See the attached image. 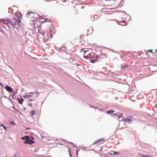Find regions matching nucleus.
<instances>
[{
  "label": "nucleus",
  "mask_w": 157,
  "mask_h": 157,
  "mask_svg": "<svg viewBox=\"0 0 157 157\" xmlns=\"http://www.w3.org/2000/svg\"><path fill=\"white\" fill-rule=\"evenodd\" d=\"M132 117L131 116H130L129 117V118L123 119L122 121L126 123H128L129 124H130L131 121H132Z\"/></svg>",
  "instance_id": "f03ea898"
},
{
  "label": "nucleus",
  "mask_w": 157,
  "mask_h": 157,
  "mask_svg": "<svg viewBox=\"0 0 157 157\" xmlns=\"http://www.w3.org/2000/svg\"><path fill=\"white\" fill-rule=\"evenodd\" d=\"M12 25V24L10 20H9V21L8 22V24L7 25L8 27L10 28H12V27H13V25Z\"/></svg>",
  "instance_id": "1a4fd4ad"
},
{
  "label": "nucleus",
  "mask_w": 157,
  "mask_h": 157,
  "mask_svg": "<svg viewBox=\"0 0 157 157\" xmlns=\"http://www.w3.org/2000/svg\"><path fill=\"white\" fill-rule=\"evenodd\" d=\"M43 20H44V21H42V22H49L50 20L48 19H43Z\"/></svg>",
  "instance_id": "a211bd4d"
},
{
  "label": "nucleus",
  "mask_w": 157,
  "mask_h": 157,
  "mask_svg": "<svg viewBox=\"0 0 157 157\" xmlns=\"http://www.w3.org/2000/svg\"><path fill=\"white\" fill-rule=\"evenodd\" d=\"M29 101H33V100H31V99H30L29 100Z\"/></svg>",
  "instance_id": "473e14b6"
},
{
  "label": "nucleus",
  "mask_w": 157,
  "mask_h": 157,
  "mask_svg": "<svg viewBox=\"0 0 157 157\" xmlns=\"http://www.w3.org/2000/svg\"><path fill=\"white\" fill-rule=\"evenodd\" d=\"M24 144H28V140H26V141L25 142H24Z\"/></svg>",
  "instance_id": "5701e85b"
},
{
  "label": "nucleus",
  "mask_w": 157,
  "mask_h": 157,
  "mask_svg": "<svg viewBox=\"0 0 157 157\" xmlns=\"http://www.w3.org/2000/svg\"><path fill=\"white\" fill-rule=\"evenodd\" d=\"M43 19H42V18H41V21H42H42H44V20H43Z\"/></svg>",
  "instance_id": "2f4dec72"
},
{
  "label": "nucleus",
  "mask_w": 157,
  "mask_h": 157,
  "mask_svg": "<svg viewBox=\"0 0 157 157\" xmlns=\"http://www.w3.org/2000/svg\"><path fill=\"white\" fill-rule=\"evenodd\" d=\"M153 157L152 156H150V157Z\"/></svg>",
  "instance_id": "79ce46f5"
},
{
  "label": "nucleus",
  "mask_w": 157,
  "mask_h": 157,
  "mask_svg": "<svg viewBox=\"0 0 157 157\" xmlns=\"http://www.w3.org/2000/svg\"><path fill=\"white\" fill-rule=\"evenodd\" d=\"M2 19H0V22L2 23Z\"/></svg>",
  "instance_id": "72a5a7b5"
},
{
  "label": "nucleus",
  "mask_w": 157,
  "mask_h": 157,
  "mask_svg": "<svg viewBox=\"0 0 157 157\" xmlns=\"http://www.w3.org/2000/svg\"><path fill=\"white\" fill-rule=\"evenodd\" d=\"M34 93L36 94V95H38L40 93L39 92H38L37 91H35Z\"/></svg>",
  "instance_id": "6ab92c4d"
},
{
  "label": "nucleus",
  "mask_w": 157,
  "mask_h": 157,
  "mask_svg": "<svg viewBox=\"0 0 157 157\" xmlns=\"http://www.w3.org/2000/svg\"><path fill=\"white\" fill-rule=\"evenodd\" d=\"M98 58V56H96L95 57L93 58L92 59H91L90 60V62L92 63H94L95 62L97 61Z\"/></svg>",
  "instance_id": "39448f33"
},
{
  "label": "nucleus",
  "mask_w": 157,
  "mask_h": 157,
  "mask_svg": "<svg viewBox=\"0 0 157 157\" xmlns=\"http://www.w3.org/2000/svg\"><path fill=\"white\" fill-rule=\"evenodd\" d=\"M0 85L2 86L3 87V84L0 83Z\"/></svg>",
  "instance_id": "bb28decb"
},
{
  "label": "nucleus",
  "mask_w": 157,
  "mask_h": 157,
  "mask_svg": "<svg viewBox=\"0 0 157 157\" xmlns=\"http://www.w3.org/2000/svg\"><path fill=\"white\" fill-rule=\"evenodd\" d=\"M29 93L30 94H34V93H32V92H30V93Z\"/></svg>",
  "instance_id": "f704fd0d"
},
{
  "label": "nucleus",
  "mask_w": 157,
  "mask_h": 157,
  "mask_svg": "<svg viewBox=\"0 0 157 157\" xmlns=\"http://www.w3.org/2000/svg\"><path fill=\"white\" fill-rule=\"evenodd\" d=\"M35 110H33L30 112V113L31 116H33L34 115H35Z\"/></svg>",
  "instance_id": "ddd939ff"
},
{
  "label": "nucleus",
  "mask_w": 157,
  "mask_h": 157,
  "mask_svg": "<svg viewBox=\"0 0 157 157\" xmlns=\"http://www.w3.org/2000/svg\"><path fill=\"white\" fill-rule=\"evenodd\" d=\"M19 103L21 104H22L23 101V99L22 98H21V99H18Z\"/></svg>",
  "instance_id": "2eb2a0df"
},
{
  "label": "nucleus",
  "mask_w": 157,
  "mask_h": 157,
  "mask_svg": "<svg viewBox=\"0 0 157 157\" xmlns=\"http://www.w3.org/2000/svg\"><path fill=\"white\" fill-rule=\"evenodd\" d=\"M29 138V136H25L21 138V139L23 140H28Z\"/></svg>",
  "instance_id": "f8f14e48"
},
{
  "label": "nucleus",
  "mask_w": 157,
  "mask_h": 157,
  "mask_svg": "<svg viewBox=\"0 0 157 157\" xmlns=\"http://www.w3.org/2000/svg\"><path fill=\"white\" fill-rule=\"evenodd\" d=\"M11 21V22L12 25H13V27L14 26V25H16V24L17 23V21L16 19L14 18H13L12 19L10 20Z\"/></svg>",
  "instance_id": "20e7f679"
},
{
  "label": "nucleus",
  "mask_w": 157,
  "mask_h": 157,
  "mask_svg": "<svg viewBox=\"0 0 157 157\" xmlns=\"http://www.w3.org/2000/svg\"><path fill=\"white\" fill-rule=\"evenodd\" d=\"M87 51L86 50H85L84 52V57L86 59H89L91 58H92L93 56L94 55V53L93 52H91L88 55H86V52Z\"/></svg>",
  "instance_id": "f257e3e1"
},
{
  "label": "nucleus",
  "mask_w": 157,
  "mask_h": 157,
  "mask_svg": "<svg viewBox=\"0 0 157 157\" xmlns=\"http://www.w3.org/2000/svg\"><path fill=\"white\" fill-rule=\"evenodd\" d=\"M1 126L2 127L5 129H6V128L3 124H1Z\"/></svg>",
  "instance_id": "aec40b11"
},
{
  "label": "nucleus",
  "mask_w": 157,
  "mask_h": 157,
  "mask_svg": "<svg viewBox=\"0 0 157 157\" xmlns=\"http://www.w3.org/2000/svg\"><path fill=\"white\" fill-rule=\"evenodd\" d=\"M30 139H31H31H32V140H34V138L33 137H32V136H31V138Z\"/></svg>",
  "instance_id": "393cba45"
},
{
  "label": "nucleus",
  "mask_w": 157,
  "mask_h": 157,
  "mask_svg": "<svg viewBox=\"0 0 157 157\" xmlns=\"http://www.w3.org/2000/svg\"><path fill=\"white\" fill-rule=\"evenodd\" d=\"M49 33H50V35H51V30H50L49 31Z\"/></svg>",
  "instance_id": "c756f323"
},
{
  "label": "nucleus",
  "mask_w": 157,
  "mask_h": 157,
  "mask_svg": "<svg viewBox=\"0 0 157 157\" xmlns=\"http://www.w3.org/2000/svg\"><path fill=\"white\" fill-rule=\"evenodd\" d=\"M121 67L122 68H123V69H124V68H125L126 67H127V66L126 65H124V64H122L121 65Z\"/></svg>",
  "instance_id": "dca6fc26"
},
{
  "label": "nucleus",
  "mask_w": 157,
  "mask_h": 157,
  "mask_svg": "<svg viewBox=\"0 0 157 157\" xmlns=\"http://www.w3.org/2000/svg\"><path fill=\"white\" fill-rule=\"evenodd\" d=\"M143 156L144 157H148V156H147V155H143Z\"/></svg>",
  "instance_id": "cd10ccee"
},
{
  "label": "nucleus",
  "mask_w": 157,
  "mask_h": 157,
  "mask_svg": "<svg viewBox=\"0 0 157 157\" xmlns=\"http://www.w3.org/2000/svg\"><path fill=\"white\" fill-rule=\"evenodd\" d=\"M30 14H32V15H33V13H30Z\"/></svg>",
  "instance_id": "58836bf2"
},
{
  "label": "nucleus",
  "mask_w": 157,
  "mask_h": 157,
  "mask_svg": "<svg viewBox=\"0 0 157 157\" xmlns=\"http://www.w3.org/2000/svg\"><path fill=\"white\" fill-rule=\"evenodd\" d=\"M148 52H150L152 53L153 50L152 49H150V50H148Z\"/></svg>",
  "instance_id": "412c9836"
},
{
  "label": "nucleus",
  "mask_w": 157,
  "mask_h": 157,
  "mask_svg": "<svg viewBox=\"0 0 157 157\" xmlns=\"http://www.w3.org/2000/svg\"><path fill=\"white\" fill-rule=\"evenodd\" d=\"M118 153H119L118 152L114 153V154H118Z\"/></svg>",
  "instance_id": "7c9ffc66"
},
{
  "label": "nucleus",
  "mask_w": 157,
  "mask_h": 157,
  "mask_svg": "<svg viewBox=\"0 0 157 157\" xmlns=\"http://www.w3.org/2000/svg\"><path fill=\"white\" fill-rule=\"evenodd\" d=\"M114 115H115L116 116H118V118H121L122 116V113H120V114L119 113H115L113 114Z\"/></svg>",
  "instance_id": "9b49d317"
},
{
  "label": "nucleus",
  "mask_w": 157,
  "mask_h": 157,
  "mask_svg": "<svg viewBox=\"0 0 157 157\" xmlns=\"http://www.w3.org/2000/svg\"><path fill=\"white\" fill-rule=\"evenodd\" d=\"M78 154V151H77V154Z\"/></svg>",
  "instance_id": "ea45409f"
},
{
  "label": "nucleus",
  "mask_w": 157,
  "mask_h": 157,
  "mask_svg": "<svg viewBox=\"0 0 157 157\" xmlns=\"http://www.w3.org/2000/svg\"><path fill=\"white\" fill-rule=\"evenodd\" d=\"M13 94H14V91L13 92Z\"/></svg>",
  "instance_id": "a19ab883"
},
{
  "label": "nucleus",
  "mask_w": 157,
  "mask_h": 157,
  "mask_svg": "<svg viewBox=\"0 0 157 157\" xmlns=\"http://www.w3.org/2000/svg\"><path fill=\"white\" fill-rule=\"evenodd\" d=\"M18 22H19V23H21V20H20V19L19 20H18Z\"/></svg>",
  "instance_id": "c85d7f7f"
},
{
  "label": "nucleus",
  "mask_w": 157,
  "mask_h": 157,
  "mask_svg": "<svg viewBox=\"0 0 157 157\" xmlns=\"http://www.w3.org/2000/svg\"><path fill=\"white\" fill-rule=\"evenodd\" d=\"M81 8V9H83L84 8V7L83 6H82Z\"/></svg>",
  "instance_id": "c9c22d12"
},
{
  "label": "nucleus",
  "mask_w": 157,
  "mask_h": 157,
  "mask_svg": "<svg viewBox=\"0 0 157 157\" xmlns=\"http://www.w3.org/2000/svg\"><path fill=\"white\" fill-rule=\"evenodd\" d=\"M32 97V95H30L25 94L23 96V97L25 98H30Z\"/></svg>",
  "instance_id": "4468645a"
},
{
  "label": "nucleus",
  "mask_w": 157,
  "mask_h": 157,
  "mask_svg": "<svg viewBox=\"0 0 157 157\" xmlns=\"http://www.w3.org/2000/svg\"><path fill=\"white\" fill-rule=\"evenodd\" d=\"M120 24L121 25L124 26L126 25L125 20H122V21H120Z\"/></svg>",
  "instance_id": "0eeeda50"
},
{
  "label": "nucleus",
  "mask_w": 157,
  "mask_h": 157,
  "mask_svg": "<svg viewBox=\"0 0 157 157\" xmlns=\"http://www.w3.org/2000/svg\"><path fill=\"white\" fill-rule=\"evenodd\" d=\"M27 140H28V144L32 145L33 144L35 143V142L34 141L31 140V139H29V138Z\"/></svg>",
  "instance_id": "6e6552de"
},
{
  "label": "nucleus",
  "mask_w": 157,
  "mask_h": 157,
  "mask_svg": "<svg viewBox=\"0 0 157 157\" xmlns=\"http://www.w3.org/2000/svg\"><path fill=\"white\" fill-rule=\"evenodd\" d=\"M114 112V110H110L107 111V113H113Z\"/></svg>",
  "instance_id": "f3484780"
},
{
  "label": "nucleus",
  "mask_w": 157,
  "mask_h": 157,
  "mask_svg": "<svg viewBox=\"0 0 157 157\" xmlns=\"http://www.w3.org/2000/svg\"><path fill=\"white\" fill-rule=\"evenodd\" d=\"M104 140H105L104 138H101L98 139L95 141V142L93 144V145H95L98 143L103 142Z\"/></svg>",
  "instance_id": "7ed1b4c3"
},
{
  "label": "nucleus",
  "mask_w": 157,
  "mask_h": 157,
  "mask_svg": "<svg viewBox=\"0 0 157 157\" xmlns=\"http://www.w3.org/2000/svg\"><path fill=\"white\" fill-rule=\"evenodd\" d=\"M5 88H6V90L9 92H12V90H13L12 89L10 86H5Z\"/></svg>",
  "instance_id": "423d86ee"
},
{
  "label": "nucleus",
  "mask_w": 157,
  "mask_h": 157,
  "mask_svg": "<svg viewBox=\"0 0 157 157\" xmlns=\"http://www.w3.org/2000/svg\"><path fill=\"white\" fill-rule=\"evenodd\" d=\"M44 35H45V33H43V35L44 36V37H45V36H44Z\"/></svg>",
  "instance_id": "e433bc0d"
},
{
  "label": "nucleus",
  "mask_w": 157,
  "mask_h": 157,
  "mask_svg": "<svg viewBox=\"0 0 157 157\" xmlns=\"http://www.w3.org/2000/svg\"><path fill=\"white\" fill-rule=\"evenodd\" d=\"M10 124H13V125H15V122H13L12 121H11L10 122Z\"/></svg>",
  "instance_id": "4be33fe9"
},
{
  "label": "nucleus",
  "mask_w": 157,
  "mask_h": 157,
  "mask_svg": "<svg viewBox=\"0 0 157 157\" xmlns=\"http://www.w3.org/2000/svg\"><path fill=\"white\" fill-rule=\"evenodd\" d=\"M28 105L30 107H32V104L31 103H29Z\"/></svg>",
  "instance_id": "b1692460"
},
{
  "label": "nucleus",
  "mask_w": 157,
  "mask_h": 157,
  "mask_svg": "<svg viewBox=\"0 0 157 157\" xmlns=\"http://www.w3.org/2000/svg\"><path fill=\"white\" fill-rule=\"evenodd\" d=\"M69 154H70V156H71V157H72L71 154V152H70V151H69Z\"/></svg>",
  "instance_id": "a878e982"
},
{
  "label": "nucleus",
  "mask_w": 157,
  "mask_h": 157,
  "mask_svg": "<svg viewBox=\"0 0 157 157\" xmlns=\"http://www.w3.org/2000/svg\"><path fill=\"white\" fill-rule=\"evenodd\" d=\"M9 20H3L2 21V23H3L6 25H7Z\"/></svg>",
  "instance_id": "9d476101"
},
{
  "label": "nucleus",
  "mask_w": 157,
  "mask_h": 157,
  "mask_svg": "<svg viewBox=\"0 0 157 157\" xmlns=\"http://www.w3.org/2000/svg\"><path fill=\"white\" fill-rule=\"evenodd\" d=\"M30 128H26V129H29Z\"/></svg>",
  "instance_id": "4c0bfd02"
}]
</instances>
